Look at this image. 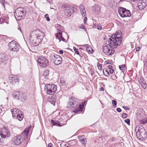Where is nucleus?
I'll return each mask as SVG.
<instances>
[{
    "instance_id": "nucleus-55",
    "label": "nucleus",
    "mask_w": 147,
    "mask_h": 147,
    "mask_svg": "<svg viewBox=\"0 0 147 147\" xmlns=\"http://www.w3.org/2000/svg\"><path fill=\"white\" fill-rule=\"evenodd\" d=\"M115 138H112L111 139V141L112 142H114L115 141Z\"/></svg>"
},
{
    "instance_id": "nucleus-12",
    "label": "nucleus",
    "mask_w": 147,
    "mask_h": 147,
    "mask_svg": "<svg viewBox=\"0 0 147 147\" xmlns=\"http://www.w3.org/2000/svg\"><path fill=\"white\" fill-rule=\"evenodd\" d=\"M37 61L39 64L40 66L42 67H46L49 64V61L47 59L43 57H40L38 58Z\"/></svg>"
},
{
    "instance_id": "nucleus-22",
    "label": "nucleus",
    "mask_w": 147,
    "mask_h": 147,
    "mask_svg": "<svg viewBox=\"0 0 147 147\" xmlns=\"http://www.w3.org/2000/svg\"><path fill=\"white\" fill-rule=\"evenodd\" d=\"M9 17L7 16L1 17L0 18V24H2L5 22L8 24L9 23L8 20H9Z\"/></svg>"
},
{
    "instance_id": "nucleus-41",
    "label": "nucleus",
    "mask_w": 147,
    "mask_h": 147,
    "mask_svg": "<svg viewBox=\"0 0 147 147\" xmlns=\"http://www.w3.org/2000/svg\"><path fill=\"white\" fill-rule=\"evenodd\" d=\"M124 121L125 123H127L128 125H129L130 124V120L129 119H127L124 120Z\"/></svg>"
},
{
    "instance_id": "nucleus-11",
    "label": "nucleus",
    "mask_w": 147,
    "mask_h": 147,
    "mask_svg": "<svg viewBox=\"0 0 147 147\" xmlns=\"http://www.w3.org/2000/svg\"><path fill=\"white\" fill-rule=\"evenodd\" d=\"M47 94H53L55 93L57 89V87L54 84H48L46 86Z\"/></svg>"
},
{
    "instance_id": "nucleus-56",
    "label": "nucleus",
    "mask_w": 147,
    "mask_h": 147,
    "mask_svg": "<svg viewBox=\"0 0 147 147\" xmlns=\"http://www.w3.org/2000/svg\"><path fill=\"white\" fill-rule=\"evenodd\" d=\"M118 0V3L120 2H123L125 1V0Z\"/></svg>"
},
{
    "instance_id": "nucleus-34",
    "label": "nucleus",
    "mask_w": 147,
    "mask_h": 147,
    "mask_svg": "<svg viewBox=\"0 0 147 147\" xmlns=\"http://www.w3.org/2000/svg\"><path fill=\"white\" fill-rule=\"evenodd\" d=\"M119 69L121 70H124L125 68V64L119 66Z\"/></svg>"
},
{
    "instance_id": "nucleus-9",
    "label": "nucleus",
    "mask_w": 147,
    "mask_h": 147,
    "mask_svg": "<svg viewBox=\"0 0 147 147\" xmlns=\"http://www.w3.org/2000/svg\"><path fill=\"white\" fill-rule=\"evenodd\" d=\"M76 98L71 97L69 99V102L67 104V107L69 108H75L74 109L78 108V102Z\"/></svg>"
},
{
    "instance_id": "nucleus-26",
    "label": "nucleus",
    "mask_w": 147,
    "mask_h": 147,
    "mask_svg": "<svg viewBox=\"0 0 147 147\" xmlns=\"http://www.w3.org/2000/svg\"><path fill=\"white\" fill-rule=\"evenodd\" d=\"M86 47V50L89 53H92V49L91 47L88 45H84Z\"/></svg>"
},
{
    "instance_id": "nucleus-18",
    "label": "nucleus",
    "mask_w": 147,
    "mask_h": 147,
    "mask_svg": "<svg viewBox=\"0 0 147 147\" xmlns=\"http://www.w3.org/2000/svg\"><path fill=\"white\" fill-rule=\"evenodd\" d=\"M29 132V128H26L23 132L21 134V135L19 136H21L23 140H25L27 138V136Z\"/></svg>"
},
{
    "instance_id": "nucleus-50",
    "label": "nucleus",
    "mask_w": 147,
    "mask_h": 147,
    "mask_svg": "<svg viewBox=\"0 0 147 147\" xmlns=\"http://www.w3.org/2000/svg\"><path fill=\"white\" fill-rule=\"evenodd\" d=\"M108 67L109 68V69H112V67L111 65H109L108 66Z\"/></svg>"
},
{
    "instance_id": "nucleus-14",
    "label": "nucleus",
    "mask_w": 147,
    "mask_h": 147,
    "mask_svg": "<svg viewBox=\"0 0 147 147\" xmlns=\"http://www.w3.org/2000/svg\"><path fill=\"white\" fill-rule=\"evenodd\" d=\"M23 140L21 136H15L12 140L13 143L17 145L20 144L22 142Z\"/></svg>"
},
{
    "instance_id": "nucleus-43",
    "label": "nucleus",
    "mask_w": 147,
    "mask_h": 147,
    "mask_svg": "<svg viewBox=\"0 0 147 147\" xmlns=\"http://www.w3.org/2000/svg\"><path fill=\"white\" fill-rule=\"evenodd\" d=\"M122 117L123 118H125L127 117V115L126 113H123L122 115Z\"/></svg>"
},
{
    "instance_id": "nucleus-47",
    "label": "nucleus",
    "mask_w": 147,
    "mask_h": 147,
    "mask_svg": "<svg viewBox=\"0 0 147 147\" xmlns=\"http://www.w3.org/2000/svg\"><path fill=\"white\" fill-rule=\"evenodd\" d=\"M87 18L86 17H85L84 19V22L85 24L86 23V22H87Z\"/></svg>"
},
{
    "instance_id": "nucleus-27",
    "label": "nucleus",
    "mask_w": 147,
    "mask_h": 147,
    "mask_svg": "<svg viewBox=\"0 0 147 147\" xmlns=\"http://www.w3.org/2000/svg\"><path fill=\"white\" fill-rule=\"evenodd\" d=\"M79 140L80 142L82 144H86V139L83 136L78 137Z\"/></svg>"
},
{
    "instance_id": "nucleus-13",
    "label": "nucleus",
    "mask_w": 147,
    "mask_h": 147,
    "mask_svg": "<svg viewBox=\"0 0 147 147\" xmlns=\"http://www.w3.org/2000/svg\"><path fill=\"white\" fill-rule=\"evenodd\" d=\"M51 58L52 59V61H53L54 64L56 65H58L61 62L62 59L59 55H55L51 56Z\"/></svg>"
},
{
    "instance_id": "nucleus-17",
    "label": "nucleus",
    "mask_w": 147,
    "mask_h": 147,
    "mask_svg": "<svg viewBox=\"0 0 147 147\" xmlns=\"http://www.w3.org/2000/svg\"><path fill=\"white\" fill-rule=\"evenodd\" d=\"M86 100H85L82 103V105H79L78 104V108L75 109L74 111L75 113H76L80 111H82L83 108L86 102Z\"/></svg>"
},
{
    "instance_id": "nucleus-52",
    "label": "nucleus",
    "mask_w": 147,
    "mask_h": 147,
    "mask_svg": "<svg viewBox=\"0 0 147 147\" xmlns=\"http://www.w3.org/2000/svg\"><path fill=\"white\" fill-rule=\"evenodd\" d=\"M140 47H137L136 49V51H138L140 49Z\"/></svg>"
},
{
    "instance_id": "nucleus-49",
    "label": "nucleus",
    "mask_w": 147,
    "mask_h": 147,
    "mask_svg": "<svg viewBox=\"0 0 147 147\" xmlns=\"http://www.w3.org/2000/svg\"><path fill=\"white\" fill-rule=\"evenodd\" d=\"M109 71L111 74H112L113 73L114 70L113 69H111L109 70Z\"/></svg>"
},
{
    "instance_id": "nucleus-10",
    "label": "nucleus",
    "mask_w": 147,
    "mask_h": 147,
    "mask_svg": "<svg viewBox=\"0 0 147 147\" xmlns=\"http://www.w3.org/2000/svg\"><path fill=\"white\" fill-rule=\"evenodd\" d=\"M0 135L1 137L2 138H8L11 136L9 130L7 127H5L1 129L0 132Z\"/></svg>"
},
{
    "instance_id": "nucleus-8",
    "label": "nucleus",
    "mask_w": 147,
    "mask_h": 147,
    "mask_svg": "<svg viewBox=\"0 0 147 147\" xmlns=\"http://www.w3.org/2000/svg\"><path fill=\"white\" fill-rule=\"evenodd\" d=\"M118 11L120 16L122 18L129 17L131 16L129 10L121 7H119Z\"/></svg>"
},
{
    "instance_id": "nucleus-54",
    "label": "nucleus",
    "mask_w": 147,
    "mask_h": 147,
    "mask_svg": "<svg viewBox=\"0 0 147 147\" xmlns=\"http://www.w3.org/2000/svg\"><path fill=\"white\" fill-rule=\"evenodd\" d=\"M59 52L61 54H63V51L62 50H60L59 51Z\"/></svg>"
},
{
    "instance_id": "nucleus-38",
    "label": "nucleus",
    "mask_w": 147,
    "mask_h": 147,
    "mask_svg": "<svg viewBox=\"0 0 147 147\" xmlns=\"http://www.w3.org/2000/svg\"><path fill=\"white\" fill-rule=\"evenodd\" d=\"M60 83L61 84L63 85L65 84V80H63V79L62 78L60 79Z\"/></svg>"
},
{
    "instance_id": "nucleus-7",
    "label": "nucleus",
    "mask_w": 147,
    "mask_h": 147,
    "mask_svg": "<svg viewBox=\"0 0 147 147\" xmlns=\"http://www.w3.org/2000/svg\"><path fill=\"white\" fill-rule=\"evenodd\" d=\"M9 50L13 52H17L19 51L20 46L19 44L14 40H12L8 44Z\"/></svg>"
},
{
    "instance_id": "nucleus-63",
    "label": "nucleus",
    "mask_w": 147,
    "mask_h": 147,
    "mask_svg": "<svg viewBox=\"0 0 147 147\" xmlns=\"http://www.w3.org/2000/svg\"><path fill=\"white\" fill-rule=\"evenodd\" d=\"M79 49H82V48H80Z\"/></svg>"
},
{
    "instance_id": "nucleus-3",
    "label": "nucleus",
    "mask_w": 147,
    "mask_h": 147,
    "mask_svg": "<svg viewBox=\"0 0 147 147\" xmlns=\"http://www.w3.org/2000/svg\"><path fill=\"white\" fill-rule=\"evenodd\" d=\"M137 138L142 140H145L147 137L146 132L143 126L141 125H137L135 129Z\"/></svg>"
},
{
    "instance_id": "nucleus-29",
    "label": "nucleus",
    "mask_w": 147,
    "mask_h": 147,
    "mask_svg": "<svg viewBox=\"0 0 147 147\" xmlns=\"http://www.w3.org/2000/svg\"><path fill=\"white\" fill-rule=\"evenodd\" d=\"M139 123L142 124H144L147 123V118H142L138 121Z\"/></svg>"
},
{
    "instance_id": "nucleus-62",
    "label": "nucleus",
    "mask_w": 147,
    "mask_h": 147,
    "mask_svg": "<svg viewBox=\"0 0 147 147\" xmlns=\"http://www.w3.org/2000/svg\"><path fill=\"white\" fill-rule=\"evenodd\" d=\"M1 138H0V142H1Z\"/></svg>"
},
{
    "instance_id": "nucleus-39",
    "label": "nucleus",
    "mask_w": 147,
    "mask_h": 147,
    "mask_svg": "<svg viewBox=\"0 0 147 147\" xmlns=\"http://www.w3.org/2000/svg\"><path fill=\"white\" fill-rule=\"evenodd\" d=\"M73 49L74 51L75 52V53L77 55H79V52L78 51V49H77L75 47H74Z\"/></svg>"
},
{
    "instance_id": "nucleus-32",
    "label": "nucleus",
    "mask_w": 147,
    "mask_h": 147,
    "mask_svg": "<svg viewBox=\"0 0 147 147\" xmlns=\"http://www.w3.org/2000/svg\"><path fill=\"white\" fill-rule=\"evenodd\" d=\"M141 85L142 87L144 89H145L146 88V84L145 82L143 81V82L141 83Z\"/></svg>"
},
{
    "instance_id": "nucleus-23",
    "label": "nucleus",
    "mask_w": 147,
    "mask_h": 147,
    "mask_svg": "<svg viewBox=\"0 0 147 147\" xmlns=\"http://www.w3.org/2000/svg\"><path fill=\"white\" fill-rule=\"evenodd\" d=\"M80 10V12L82 16H84L86 15V10L84 6L82 4L80 5L79 6Z\"/></svg>"
},
{
    "instance_id": "nucleus-4",
    "label": "nucleus",
    "mask_w": 147,
    "mask_h": 147,
    "mask_svg": "<svg viewBox=\"0 0 147 147\" xmlns=\"http://www.w3.org/2000/svg\"><path fill=\"white\" fill-rule=\"evenodd\" d=\"M61 7L63 9L64 14L66 16L69 17L74 12V7L71 5L64 4L62 5Z\"/></svg>"
},
{
    "instance_id": "nucleus-16",
    "label": "nucleus",
    "mask_w": 147,
    "mask_h": 147,
    "mask_svg": "<svg viewBox=\"0 0 147 147\" xmlns=\"http://www.w3.org/2000/svg\"><path fill=\"white\" fill-rule=\"evenodd\" d=\"M146 115L144 110L142 109H140L137 112L136 114V117L139 120L144 118Z\"/></svg>"
},
{
    "instance_id": "nucleus-19",
    "label": "nucleus",
    "mask_w": 147,
    "mask_h": 147,
    "mask_svg": "<svg viewBox=\"0 0 147 147\" xmlns=\"http://www.w3.org/2000/svg\"><path fill=\"white\" fill-rule=\"evenodd\" d=\"M55 36L56 38L59 40V42H60L61 40L65 42V39L62 37V32L61 31L56 34Z\"/></svg>"
},
{
    "instance_id": "nucleus-59",
    "label": "nucleus",
    "mask_w": 147,
    "mask_h": 147,
    "mask_svg": "<svg viewBox=\"0 0 147 147\" xmlns=\"http://www.w3.org/2000/svg\"><path fill=\"white\" fill-rule=\"evenodd\" d=\"M144 64L145 65L147 66V62H146L145 63H144Z\"/></svg>"
},
{
    "instance_id": "nucleus-28",
    "label": "nucleus",
    "mask_w": 147,
    "mask_h": 147,
    "mask_svg": "<svg viewBox=\"0 0 147 147\" xmlns=\"http://www.w3.org/2000/svg\"><path fill=\"white\" fill-rule=\"evenodd\" d=\"M51 123L54 125L58 126H61L60 122L57 121L52 120L51 121Z\"/></svg>"
},
{
    "instance_id": "nucleus-58",
    "label": "nucleus",
    "mask_w": 147,
    "mask_h": 147,
    "mask_svg": "<svg viewBox=\"0 0 147 147\" xmlns=\"http://www.w3.org/2000/svg\"><path fill=\"white\" fill-rule=\"evenodd\" d=\"M108 137V136L107 135H105V136H104V138H107Z\"/></svg>"
},
{
    "instance_id": "nucleus-31",
    "label": "nucleus",
    "mask_w": 147,
    "mask_h": 147,
    "mask_svg": "<svg viewBox=\"0 0 147 147\" xmlns=\"http://www.w3.org/2000/svg\"><path fill=\"white\" fill-rule=\"evenodd\" d=\"M103 72L104 75L106 76H108L109 75V72L107 71L106 69H104Z\"/></svg>"
},
{
    "instance_id": "nucleus-20",
    "label": "nucleus",
    "mask_w": 147,
    "mask_h": 147,
    "mask_svg": "<svg viewBox=\"0 0 147 147\" xmlns=\"http://www.w3.org/2000/svg\"><path fill=\"white\" fill-rule=\"evenodd\" d=\"M10 82L13 83L19 82L18 78L17 76L11 75L9 79Z\"/></svg>"
},
{
    "instance_id": "nucleus-42",
    "label": "nucleus",
    "mask_w": 147,
    "mask_h": 147,
    "mask_svg": "<svg viewBox=\"0 0 147 147\" xmlns=\"http://www.w3.org/2000/svg\"><path fill=\"white\" fill-rule=\"evenodd\" d=\"M97 67L99 70H101L102 68V64L98 63Z\"/></svg>"
},
{
    "instance_id": "nucleus-60",
    "label": "nucleus",
    "mask_w": 147,
    "mask_h": 147,
    "mask_svg": "<svg viewBox=\"0 0 147 147\" xmlns=\"http://www.w3.org/2000/svg\"><path fill=\"white\" fill-rule=\"evenodd\" d=\"M80 56L81 57H82V54H80Z\"/></svg>"
},
{
    "instance_id": "nucleus-33",
    "label": "nucleus",
    "mask_w": 147,
    "mask_h": 147,
    "mask_svg": "<svg viewBox=\"0 0 147 147\" xmlns=\"http://www.w3.org/2000/svg\"><path fill=\"white\" fill-rule=\"evenodd\" d=\"M0 2L3 6L4 8L5 9V4H7V3L5 2V0H0Z\"/></svg>"
},
{
    "instance_id": "nucleus-61",
    "label": "nucleus",
    "mask_w": 147,
    "mask_h": 147,
    "mask_svg": "<svg viewBox=\"0 0 147 147\" xmlns=\"http://www.w3.org/2000/svg\"><path fill=\"white\" fill-rule=\"evenodd\" d=\"M18 29L20 30H21V28L20 27H19L18 28Z\"/></svg>"
},
{
    "instance_id": "nucleus-45",
    "label": "nucleus",
    "mask_w": 147,
    "mask_h": 147,
    "mask_svg": "<svg viewBox=\"0 0 147 147\" xmlns=\"http://www.w3.org/2000/svg\"><path fill=\"white\" fill-rule=\"evenodd\" d=\"M122 107L125 110H129V108H127L126 107H125V106H123Z\"/></svg>"
},
{
    "instance_id": "nucleus-48",
    "label": "nucleus",
    "mask_w": 147,
    "mask_h": 147,
    "mask_svg": "<svg viewBox=\"0 0 147 147\" xmlns=\"http://www.w3.org/2000/svg\"><path fill=\"white\" fill-rule=\"evenodd\" d=\"M49 3L51 4L52 2V0H46Z\"/></svg>"
},
{
    "instance_id": "nucleus-25",
    "label": "nucleus",
    "mask_w": 147,
    "mask_h": 147,
    "mask_svg": "<svg viewBox=\"0 0 147 147\" xmlns=\"http://www.w3.org/2000/svg\"><path fill=\"white\" fill-rule=\"evenodd\" d=\"M26 99V98L25 95V94L21 92L19 96L18 100H21L22 101H24Z\"/></svg>"
},
{
    "instance_id": "nucleus-44",
    "label": "nucleus",
    "mask_w": 147,
    "mask_h": 147,
    "mask_svg": "<svg viewBox=\"0 0 147 147\" xmlns=\"http://www.w3.org/2000/svg\"><path fill=\"white\" fill-rule=\"evenodd\" d=\"M102 28V26H101L98 25L97 26V29L98 30H100Z\"/></svg>"
},
{
    "instance_id": "nucleus-15",
    "label": "nucleus",
    "mask_w": 147,
    "mask_h": 147,
    "mask_svg": "<svg viewBox=\"0 0 147 147\" xmlns=\"http://www.w3.org/2000/svg\"><path fill=\"white\" fill-rule=\"evenodd\" d=\"M147 5V0H140L138 2V6L140 10H141L144 8Z\"/></svg>"
},
{
    "instance_id": "nucleus-6",
    "label": "nucleus",
    "mask_w": 147,
    "mask_h": 147,
    "mask_svg": "<svg viewBox=\"0 0 147 147\" xmlns=\"http://www.w3.org/2000/svg\"><path fill=\"white\" fill-rule=\"evenodd\" d=\"M13 117L15 118H17L20 121H21L24 117L23 113L20 110L17 109L11 110Z\"/></svg>"
},
{
    "instance_id": "nucleus-1",
    "label": "nucleus",
    "mask_w": 147,
    "mask_h": 147,
    "mask_svg": "<svg viewBox=\"0 0 147 147\" xmlns=\"http://www.w3.org/2000/svg\"><path fill=\"white\" fill-rule=\"evenodd\" d=\"M122 40L121 35L119 34H113L109 39L108 44H105L103 47L102 51L104 53L107 55H111L114 53V50L112 47L115 48L119 45Z\"/></svg>"
},
{
    "instance_id": "nucleus-46",
    "label": "nucleus",
    "mask_w": 147,
    "mask_h": 147,
    "mask_svg": "<svg viewBox=\"0 0 147 147\" xmlns=\"http://www.w3.org/2000/svg\"><path fill=\"white\" fill-rule=\"evenodd\" d=\"M117 111L118 112H120L121 111V109L119 108H118L116 109Z\"/></svg>"
},
{
    "instance_id": "nucleus-36",
    "label": "nucleus",
    "mask_w": 147,
    "mask_h": 147,
    "mask_svg": "<svg viewBox=\"0 0 147 147\" xmlns=\"http://www.w3.org/2000/svg\"><path fill=\"white\" fill-rule=\"evenodd\" d=\"M112 103L114 107H116L117 104V102L115 100H112Z\"/></svg>"
},
{
    "instance_id": "nucleus-30",
    "label": "nucleus",
    "mask_w": 147,
    "mask_h": 147,
    "mask_svg": "<svg viewBox=\"0 0 147 147\" xmlns=\"http://www.w3.org/2000/svg\"><path fill=\"white\" fill-rule=\"evenodd\" d=\"M21 92L19 91H16L13 93V95L15 98L18 99L19 96Z\"/></svg>"
},
{
    "instance_id": "nucleus-5",
    "label": "nucleus",
    "mask_w": 147,
    "mask_h": 147,
    "mask_svg": "<svg viewBox=\"0 0 147 147\" xmlns=\"http://www.w3.org/2000/svg\"><path fill=\"white\" fill-rule=\"evenodd\" d=\"M24 9L22 7H19L16 9L14 12V14L17 20H20L23 18L25 13L24 12Z\"/></svg>"
},
{
    "instance_id": "nucleus-24",
    "label": "nucleus",
    "mask_w": 147,
    "mask_h": 147,
    "mask_svg": "<svg viewBox=\"0 0 147 147\" xmlns=\"http://www.w3.org/2000/svg\"><path fill=\"white\" fill-rule=\"evenodd\" d=\"M49 102L53 105H55V103L56 102V97L55 96H53L49 100Z\"/></svg>"
},
{
    "instance_id": "nucleus-21",
    "label": "nucleus",
    "mask_w": 147,
    "mask_h": 147,
    "mask_svg": "<svg viewBox=\"0 0 147 147\" xmlns=\"http://www.w3.org/2000/svg\"><path fill=\"white\" fill-rule=\"evenodd\" d=\"M92 11L95 13L98 14L100 11V8L99 5H95L92 7Z\"/></svg>"
},
{
    "instance_id": "nucleus-40",
    "label": "nucleus",
    "mask_w": 147,
    "mask_h": 147,
    "mask_svg": "<svg viewBox=\"0 0 147 147\" xmlns=\"http://www.w3.org/2000/svg\"><path fill=\"white\" fill-rule=\"evenodd\" d=\"M79 27L80 28L84 30L85 31H86V29L85 26L83 25H81L79 26Z\"/></svg>"
},
{
    "instance_id": "nucleus-51",
    "label": "nucleus",
    "mask_w": 147,
    "mask_h": 147,
    "mask_svg": "<svg viewBox=\"0 0 147 147\" xmlns=\"http://www.w3.org/2000/svg\"><path fill=\"white\" fill-rule=\"evenodd\" d=\"M52 144H49L48 145V147H52Z\"/></svg>"
},
{
    "instance_id": "nucleus-2",
    "label": "nucleus",
    "mask_w": 147,
    "mask_h": 147,
    "mask_svg": "<svg viewBox=\"0 0 147 147\" xmlns=\"http://www.w3.org/2000/svg\"><path fill=\"white\" fill-rule=\"evenodd\" d=\"M44 36L43 32L37 30L33 31L30 34H27L26 40H28L30 44L32 46H36L41 42ZM25 40L26 41V40Z\"/></svg>"
},
{
    "instance_id": "nucleus-37",
    "label": "nucleus",
    "mask_w": 147,
    "mask_h": 147,
    "mask_svg": "<svg viewBox=\"0 0 147 147\" xmlns=\"http://www.w3.org/2000/svg\"><path fill=\"white\" fill-rule=\"evenodd\" d=\"M45 17L46 18L47 21H49L50 20V19L49 18V15L48 14H46L45 15Z\"/></svg>"
},
{
    "instance_id": "nucleus-53",
    "label": "nucleus",
    "mask_w": 147,
    "mask_h": 147,
    "mask_svg": "<svg viewBox=\"0 0 147 147\" xmlns=\"http://www.w3.org/2000/svg\"><path fill=\"white\" fill-rule=\"evenodd\" d=\"M100 91H104V89L103 88V87H102L101 88H100Z\"/></svg>"
},
{
    "instance_id": "nucleus-35",
    "label": "nucleus",
    "mask_w": 147,
    "mask_h": 147,
    "mask_svg": "<svg viewBox=\"0 0 147 147\" xmlns=\"http://www.w3.org/2000/svg\"><path fill=\"white\" fill-rule=\"evenodd\" d=\"M49 72L48 70H46L43 72V76H47L49 75Z\"/></svg>"
},
{
    "instance_id": "nucleus-57",
    "label": "nucleus",
    "mask_w": 147,
    "mask_h": 147,
    "mask_svg": "<svg viewBox=\"0 0 147 147\" xmlns=\"http://www.w3.org/2000/svg\"><path fill=\"white\" fill-rule=\"evenodd\" d=\"M74 140L70 141L69 142V144H70L71 143V142H74Z\"/></svg>"
}]
</instances>
